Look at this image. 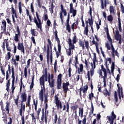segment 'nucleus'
Here are the masks:
<instances>
[{
	"label": "nucleus",
	"instance_id": "dca6fc26",
	"mask_svg": "<svg viewBox=\"0 0 124 124\" xmlns=\"http://www.w3.org/2000/svg\"><path fill=\"white\" fill-rule=\"evenodd\" d=\"M100 119H101V115L100 113H98L97 114L96 119L93 120L92 124H101V122H99Z\"/></svg>",
	"mask_w": 124,
	"mask_h": 124
},
{
	"label": "nucleus",
	"instance_id": "f257e3e1",
	"mask_svg": "<svg viewBox=\"0 0 124 124\" xmlns=\"http://www.w3.org/2000/svg\"><path fill=\"white\" fill-rule=\"evenodd\" d=\"M104 30H106L107 39L110 44V45L108 44V43H107V44H106V47L107 50L111 49V56L112 58L114 59L115 50V48L114 47V46L113 45V40H112V38H111V36H110V35L109 34V29H108V25H107V28L106 27L104 28Z\"/></svg>",
	"mask_w": 124,
	"mask_h": 124
},
{
	"label": "nucleus",
	"instance_id": "ddd939ff",
	"mask_svg": "<svg viewBox=\"0 0 124 124\" xmlns=\"http://www.w3.org/2000/svg\"><path fill=\"white\" fill-rule=\"evenodd\" d=\"M70 19V14L68 13L67 18L66 20V31H68V32L71 31V29H70V25H69V20Z\"/></svg>",
	"mask_w": 124,
	"mask_h": 124
},
{
	"label": "nucleus",
	"instance_id": "a19ab883",
	"mask_svg": "<svg viewBox=\"0 0 124 124\" xmlns=\"http://www.w3.org/2000/svg\"><path fill=\"white\" fill-rule=\"evenodd\" d=\"M26 11L27 16H29L30 21L31 23L32 22V19L31 18V16L30 15V11L28 9H26Z\"/></svg>",
	"mask_w": 124,
	"mask_h": 124
},
{
	"label": "nucleus",
	"instance_id": "6e6552de",
	"mask_svg": "<svg viewBox=\"0 0 124 124\" xmlns=\"http://www.w3.org/2000/svg\"><path fill=\"white\" fill-rule=\"evenodd\" d=\"M8 72H9V74H11L12 72V76L11 78H12V80H15V71L14 70V66L12 65L10 66V65H8Z\"/></svg>",
	"mask_w": 124,
	"mask_h": 124
},
{
	"label": "nucleus",
	"instance_id": "bb28decb",
	"mask_svg": "<svg viewBox=\"0 0 124 124\" xmlns=\"http://www.w3.org/2000/svg\"><path fill=\"white\" fill-rule=\"evenodd\" d=\"M89 24L91 28L92 33H93V20L89 19Z\"/></svg>",
	"mask_w": 124,
	"mask_h": 124
},
{
	"label": "nucleus",
	"instance_id": "603ef678",
	"mask_svg": "<svg viewBox=\"0 0 124 124\" xmlns=\"http://www.w3.org/2000/svg\"><path fill=\"white\" fill-rule=\"evenodd\" d=\"M94 97V94L93 93V92H91L90 93H89V100H91V101H92V100H93V98Z\"/></svg>",
	"mask_w": 124,
	"mask_h": 124
},
{
	"label": "nucleus",
	"instance_id": "0eeeda50",
	"mask_svg": "<svg viewBox=\"0 0 124 124\" xmlns=\"http://www.w3.org/2000/svg\"><path fill=\"white\" fill-rule=\"evenodd\" d=\"M117 118V116L114 113V111L111 112V116H107V119L108 120L107 123H109L110 124H114V121Z\"/></svg>",
	"mask_w": 124,
	"mask_h": 124
},
{
	"label": "nucleus",
	"instance_id": "69168bd1",
	"mask_svg": "<svg viewBox=\"0 0 124 124\" xmlns=\"http://www.w3.org/2000/svg\"><path fill=\"white\" fill-rule=\"evenodd\" d=\"M58 121V115L57 113L55 114L54 118L53 119V122H54V124H57V122Z\"/></svg>",
	"mask_w": 124,
	"mask_h": 124
},
{
	"label": "nucleus",
	"instance_id": "c85d7f7f",
	"mask_svg": "<svg viewBox=\"0 0 124 124\" xmlns=\"http://www.w3.org/2000/svg\"><path fill=\"white\" fill-rule=\"evenodd\" d=\"M78 44L80 47H81L82 50H85V43L83 41H81V40H79Z\"/></svg>",
	"mask_w": 124,
	"mask_h": 124
},
{
	"label": "nucleus",
	"instance_id": "4c0bfd02",
	"mask_svg": "<svg viewBox=\"0 0 124 124\" xmlns=\"http://www.w3.org/2000/svg\"><path fill=\"white\" fill-rule=\"evenodd\" d=\"M19 98H20V97L19 96V95H16V98L14 99L15 103L17 107H18V106H19Z\"/></svg>",
	"mask_w": 124,
	"mask_h": 124
},
{
	"label": "nucleus",
	"instance_id": "338daca9",
	"mask_svg": "<svg viewBox=\"0 0 124 124\" xmlns=\"http://www.w3.org/2000/svg\"><path fill=\"white\" fill-rule=\"evenodd\" d=\"M89 27H85L84 30V34H86V35H88V33H89Z\"/></svg>",
	"mask_w": 124,
	"mask_h": 124
},
{
	"label": "nucleus",
	"instance_id": "6e6d98bb",
	"mask_svg": "<svg viewBox=\"0 0 124 124\" xmlns=\"http://www.w3.org/2000/svg\"><path fill=\"white\" fill-rule=\"evenodd\" d=\"M28 68H29V67L27 68V67H25L24 68V76L26 78L28 77Z\"/></svg>",
	"mask_w": 124,
	"mask_h": 124
},
{
	"label": "nucleus",
	"instance_id": "a878e982",
	"mask_svg": "<svg viewBox=\"0 0 124 124\" xmlns=\"http://www.w3.org/2000/svg\"><path fill=\"white\" fill-rule=\"evenodd\" d=\"M20 97L22 99L21 101H24V102L27 101V94H26V93H22Z\"/></svg>",
	"mask_w": 124,
	"mask_h": 124
},
{
	"label": "nucleus",
	"instance_id": "1a4fd4ad",
	"mask_svg": "<svg viewBox=\"0 0 124 124\" xmlns=\"http://www.w3.org/2000/svg\"><path fill=\"white\" fill-rule=\"evenodd\" d=\"M62 75L59 74L57 77V87L58 90H61L62 89Z\"/></svg>",
	"mask_w": 124,
	"mask_h": 124
},
{
	"label": "nucleus",
	"instance_id": "b1692460",
	"mask_svg": "<svg viewBox=\"0 0 124 124\" xmlns=\"http://www.w3.org/2000/svg\"><path fill=\"white\" fill-rule=\"evenodd\" d=\"M109 12L110 14H111L112 15H113V16L116 15V10L115 9V7L114 6H110Z\"/></svg>",
	"mask_w": 124,
	"mask_h": 124
},
{
	"label": "nucleus",
	"instance_id": "13d9d810",
	"mask_svg": "<svg viewBox=\"0 0 124 124\" xmlns=\"http://www.w3.org/2000/svg\"><path fill=\"white\" fill-rule=\"evenodd\" d=\"M114 99H115V103L117 104V102H118V95L117 94V92H115L114 93Z\"/></svg>",
	"mask_w": 124,
	"mask_h": 124
},
{
	"label": "nucleus",
	"instance_id": "0e129e2a",
	"mask_svg": "<svg viewBox=\"0 0 124 124\" xmlns=\"http://www.w3.org/2000/svg\"><path fill=\"white\" fill-rule=\"evenodd\" d=\"M114 69H115V63H114V62H112V65L111 66V71L112 73L114 72Z\"/></svg>",
	"mask_w": 124,
	"mask_h": 124
},
{
	"label": "nucleus",
	"instance_id": "de8ad7c7",
	"mask_svg": "<svg viewBox=\"0 0 124 124\" xmlns=\"http://www.w3.org/2000/svg\"><path fill=\"white\" fill-rule=\"evenodd\" d=\"M48 83L50 88H54V87H55V80L48 81Z\"/></svg>",
	"mask_w": 124,
	"mask_h": 124
},
{
	"label": "nucleus",
	"instance_id": "5701e85b",
	"mask_svg": "<svg viewBox=\"0 0 124 124\" xmlns=\"http://www.w3.org/2000/svg\"><path fill=\"white\" fill-rule=\"evenodd\" d=\"M55 40L56 41H57L59 52L61 53V50L62 49V46H61V41H60V39L58 36L55 37Z\"/></svg>",
	"mask_w": 124,
	"mask_h": 124
},
{
	"label": "nucleus",
	"instance_id": "72a5a7b5",
	"mask_svg": "<svg viewBox=\"0 0 124 124\" xmlns=\"http://www.w3.org/2000/svg\"><path fill=\"white\" fill-rule=\"evenodd\" d=\"M11 62L12 64H14V65H15V66L19 64V63L17 62L16 60V59H14V56H13L12 59H11Z\"/></svg>",
	"mask_w": 124,
	"mask_h": 124
},
{
	"label": "nucleus",
	"instance_id": "4468645a",
	"mask_svg": "<svg viewBox=\"0 0 124 124\" xmlns=\"http://www.w3.org/2000/svg\"><path fill=\"white\" fill-rule=\"evenodd\" d=\"M69 82H66V83L63 82L62 83V89L64 93H67L68 91V86H69Z\"/></svg>",
	"mask_w": 124,
	"mask_h": 124
},
{
	"label": "nucleus",
	"instance_id": "864d4df0",
	"mask_svg": "<svg viewBox=\"0 0 124 124\" xmlns=\"http://www.w3.org/2000/svg\"><path fill=\"white\" fill-rule=\"evenodd\" d=\"M6 91L7 92H9V88L10 87V82H6Z\"/></svg>",
	"mask_w": 124,
	"mask_h": 124
},
{
	"label": "nucleus",
	"instance_id": "9d476101",
	"mask_svg": "<svg viewBox=\"0 0 124 124\" xmlns=\"http://www.w3.org/2000/svg\"><path fill=\"white\" fill-rule=\"evenodd\" d=\"M16 31L17 34H15V36L14 38L15 41L16 42H18L20 39V36H21V32L20 31V28H19V26H16Z\"/></svg>",
	"mask_w": 124,
	"mask_h": 124
},
{
	"label": "nucleus",
	"instance_id": "7ed1b4c3",
	"mask_svg": "<svg viewBox=\"0 0 124 124\" xmlns=\"http://www.w3.org/2000/svg\"><path fill=\"white\" fill-rule=\"evenodd\" d=\"M33 22L36 24V27L40 29V31L42 32V23L41 22V16L38 14V12H36V17H33Z\"/></svg>",
	"mask_w": 124,
	"mask_h": 124
},
{
	"label": "nucleus",
	"instance_id": "f8f14e48",
	"mask_svg": "<svg viewBox=\"0 0 124 124\" xmlns=\"http://www.w3.org/2000/svg\"><path fill=\"white\" fill-rule=\"evenodd\" d=\"M101 1V9H104L107 8V4H109L110 3L109 0H100Z\"/></svg>",
	"mask_w": 124,
	"mask_h": 124
},
{
	"label": "nucleus",
	"instance_id": "c9c22d12",
	"mask_svg": "<svg viewBox=\"0 0 124 124\" xmlns=\"http://www.w3.org/2000/svg\"><path fill=\"white\" fill-rule=\"evenodd\" d=\"M25 46H24V43H18V45H17V49L19 51L20 50H22L23 48H24Z\"/></svg>",
	"mask_w": 124,
	"mask_h": 124
},
{
	"label": "nucleus",
	"instance_id": "f704fd0d",
	"mask_svg": "<svg viewBox=\"0 0 124 124\" xmlns=\"http://www.w3.org/2000/svg\"><path fill=\"white\" fill-rule=\"evenodd\" d=\"M47 42L48 44L47 45L49 46V50H50V54H53L52 49V42L50 40V39H47Z\"/></svg>",
	"mask_w": 124,
	"mask_h": 124
},
{
	"label": "nucleus",
	"instance_id": "bf43d9fd",
	"mask_svg": "<svg viewBox=\"0 0 124 124\" xmlns=\"http://www.w3.org/2000/svg\"><path fill=\"white\" fill-rule=\"evenodd\" d=\"M40 84L43 86L42 89L44 90V92H45V82L43 80L42 81H40Z\"/></svg>",
	"mask_w": 124,
	"mask_h": 124
},
{
	"label": "nucleus",
	"instance_id": "f3484780",
	"mask_svg": "<svg viewBox=\"0 0 124 124\" xmlns=\"http://www.w3.org/2000/svg\"><path fill=\"white\" fill-rule=\"evenodd\" d=\"M1 23L2 25L1 26V30L2 31V32H5L6 31V21L2 19Z\"/></svg>",
	"mask_w": 124,
	"mask_h": 124
},
{
	"label": "nucleus",
	"instance_id": "7c9ffc66",
	"mask_svg": "<svg viewBox=\"0 0 124 124\" xmlns=\"http://www.w3.org/2000/svg\"><path fill=\"white\" fill-rule=\"evenodd\" d=\"M58 51H57V48L56 46L54 47V50L56 52V57L58 59L60 57V54H62V49L60 50V52H59V48L58 47Z\"/></svg>",
	"mask_w": 124,
	"mask_h": 124
},
{
	"label": "nucleus",
	"instance_id": "412c9836",
	"mask_svg": "<svg viewBox=\"0 0 124 124\" xmlns=\"http://www.w3.org/2000/svg\"><path fill=\"white\" fill-rule=\"evenodd\" d=\"M115 40H119L120 39H122V35L120 34L118 30L116 31V33L115 35Z\"/></svg>",
	"mask_w": 124,
	"mask_h": 124
},
{
	"label": "nucleus",
	"instance_id": "f03ea898",
	"mask_svg": "<svg viewBox=\"0 0 124 124\" xmlns=\"http://www.w3.org/2000/svg\"><path fill=\"white\" fill-rule=\"evenodd\" d=\"M93 63H91V65L92 68L90 69V71H88L87 75L88 78V81H91V77H93L94 74V69H95L96 65L95 62L96 61V54L94 52L93 53Z\"/></svg>",
	"mask_w": 124,
	"mask_h": 124
},
{
	"label": "nucleus",
	"instance_id": "c03bdc74",
	"mask_svg": "<svg viewBox=\"0 0 124 124\" xmlns=\"http://www.w3.org/2000/svg\"><path fill=\"white\" fill-rule=\"evenodd\" d=\"M78 105H75V106H71V110H72L73 113H74V111L77 110V109H78Z\"/></svg>",
	"mask_w": 124,
	"mask_h": 124
},
{
	"label": "nucleus",
	"instance_id": "680f3d73",
	"mask_svg": "<svg viewBox=\"0 0 124 124\" xmlns=\"http://www.w3.org/2000/svg\"><path fill=\"white\" fill-rule=\"evenodd\" d=\"M57 66H58V63L57 60H55L54 65V69L55 73L57 72Z\"/></svg>",
	"mask_w": 124,
	"mask_h": 124
},
{
	"label": "nucleus",
	"instance_id": "3c124183",
	"mask_svg": "<svg viewBox=\"0 0 124 124\" xmlns=\"http://www.w3.org/2000/svg\"><path fill=\"white\" fill-rule=\"evenodd\" d=\"M75 65L76 67H77V64H79V62L78 61V55H76L75 57Z\"/></svg>",
	"mask_w": 124,
	"mask_h": 124
},
{
	"label": "nucleus",
	"instance_id": "473e14b6",
	"mask_svg": "<svg viewBox=\"0 0 124 124\" xmlns=\"http://www.w3.org/2000/svg\"><path fill=\"white\" fill-rule=\"evenodd\" d=\"M31 32L33 36H37L38 35V32L35 31V29H31Z\"/></svg>",
	"mask_w": 124,
	"mask_h": 124
},
{
	"label": "nucleus",
	"instance_id": "cd10ccee",
	"mask_svg": "<svg viewBox=\"0 0 124 124\" xmlns=\"http://www.w3.org/2000/svg\"><path fill=\"white\" fill-rule=\"evenodd\" d=\"M23 88V89H26V86L23 83V78H20V92H22V89Z\"/></svg>",
	"mask_w": 124,
	"mask_h": 124
},
{
	"label": "nucleus",
	"instance_id": "20e7f679",
	"mask_svg": "<svg viewBox=\"0 0 124 124\" xmlns=\"http://www.w3.org/2000/svg\"><path fill=\"white\" fill-rule=\"evenodd\" d=\"M6 104V105L5 108V109L3 106V102L2 101L0 102V106L1 107V110L2 112V115H6V113H7L8 115H9V106H10V103H9V102H7Z\"/></svg>",
	"mask_w": 124,
	"mask_h": 124
},
{
	"label": "nucleus",
	"instance_id": "8fccbe9b",
	"mask_svg": "<svg viewBox=\"0 0 124 124\" xmlns=\"http://www.w3.org/2000/svg\"><path fill=\"white\" fill-rule=\"evenodd\" d=\"M11 9L12 14H15L16 18H17V13H16V10L14 9V7H13V5H12Z\"/></svg>",
	"mask_w": 124,
	"mask_h": 124
},
{
	"label": "nucleus",
	"instance_id": "09e8293b",
	"mask_svg": "<svg viewBox=\"0 0 124 124\" xmlns=\"http://www.w3.org/2000/svg\"><path fill=\"white\" fill-rule=\"evenodd\" d=\"M84 41L86 49H87V50H89V48L90 47V43H89V41L86 40H84Z\"/></svg>",
	"mask_w": 124,
	"mask_h": 124
},
{
	"label": "nucleus",
	"instance_id": "e2e57ef3",
	"mask_svg": "<svg viewBox=\"0 0 124 124\" xmlns=\"http://www.w3.org/2000/svg\"><path fill=\"white\" fill-rule=\"evenodd\" d=\"M69 48L71 50L75 49V46L74 45V44H71L70 45H69Z\"/></svg>",
	"mask_w": 124,
	"mask_h": 124
},
{
	"label": "nucleus",
	"instance_id": "aec40b11",
	"mask_svg": "<svg viewBox=\"0 0 124 124\" xmlns=\"http://www.w3.org/2000/svg\"><path fill=\"white\" fill-rule=\"evenodd\" d=\"M92 43L93 45H95L96 50V52H97V53L100 54V52L99 51V49L98 48V45L99 44H98V42H97L96 41H95V40H94V37H93V39L92 40Z\"/></svg>",
	"mask_w": 124,
	"mask_h": 124
},
{
	"label": "nucleus",
	"instance_id": "052dcab7",
	"mask_svg": "<svg viewBox=\"0 0 124 124\" xmlns=\"http://www.w3.org/2000/svg\"><path fill=\"white\" fill-rule=\"evenodd\" d=\"M55 104L61 103V101H60V100H59V97L57 96V95H55Z\"/></svg>",
	"mask_w": 124,
	"mask_h": 124
},
{
	"label": "nucleus",
	"instance_id": "2f4dec72",
	"mask_svg": "<svg viewBox=\"0 0 124 124\" xmlns=\"http://www.w3.org/2000/svg\"><path fill=\"white\" fill-rule=\"evenodd\" d=\"M15 80H12V87H11V90H12V93L13 94L14 93V91L16 88V87L15 86Z\"/></svg>",
	"mask_w": 124,
	"mask_h": 124
},
{
	"label": "nucleus",
	"instance_id": "2eb2a0df",
	"mask_svg": "<svg viewBox=\"0 0 124 124\" xmlns=\"http://www.w3.org/2000/svg\"><path fill=\"white\" fill-rule=\"evenodd\" d=\"M70 13H72L74 17L77 15V10L73 8V3H72L70 4Z\"/></svg>",
	"mask_w": 124,
	"mask_h": 124
},
{
	"label": "nucleus",
	"instance_id": "6ab92c4d",
	"mask_svg": "<svg viewBox=\"0 0 124 124\" xmlns=\"http://www.w3.org/2000/svg\"><path fill=\"white\" fill-rule=\"evenodd\" d=\"M45 100H44V104H45V110L46 112L47 111V109H48V94H45Z\"/></svg>",
	"mask_w": 124,
	"mask_h": 124
},
{
	"label": "nucleus",
	"instance_id": "a18cd8bd",
	"mask_svg": "<svg viewBox=\"0 0 124 124\" xmlns=\"http://www.w3.org/2000/svg\"><path fill=\"white\" fill-rule=\"evenodd\" d=\"M44 119H45V120H48V117H47V114L46 113V110H45V115H44L43 118H42V115L41 116V121L42 122H43V121H44Z\"/></svg>",
	"mask_w": 124,
	"mask_h": 124
},
{
	"label": "nucleus",
	"instance_id": "9b49d317",
	"mask_svg": "<svg viewBox=\"0 0 124 124\" xmlns=\"http://www.w3.org/2000/svg\"><path fill=\"white\" fill-rule=\"evenodd\" d=\"M88 89H89V87L87 84L86 85H84V86H82L79 89V93L80 97H82V91L83 93H87V91H88Z\"/></svg>",
	"mask_w": 124,
	"mask_h": 124
},
{
	"label": "nucleus",
	"instance_id": "423d86ee",
	"mask_svg": "<svg viewBox=\"0 0 124 124\" xmlns=\"http://www.w3.org/2000/svg\"><path fill=\"white\" fill-rule=\"evenodd\" d=\"M43 81L45 83L48 81V73L47 72L46 68H45V70L43 71V75L40 78V81L42 82Z\"/></svg>",
	"mask_w": 124,
	"mask_h": 124
},
{
	"label": "nucleus",
	"instance_id": "4be33fe9",
	"mask_svg": "<svg viewBox=\"0 0 124 124\" xmlns=\"http://www.w3.org/2000/svg\"><path fill=\"white\" fill-rule=\"evenodd\" d=\"M79 25V18H77L76 22L73 23L71 25V28L73 30V31H74V30H75V27L76 28H77V25Z\"/></svg>",
	"mask_w": 124,
	"mask_h": 124
},
{
	"label": "nucleus",
	"instance_id": "e433bc0d",
	"mask_svg": "<svg viewBox=\"0 0 124 124\" xmlns=\"http://www.w3.org/2000/svg\"><path fill=\"white\" fill-rule=\"evenodd\" d=\"M6 48L7 49V51L9 52H12V48L11 47L9 46V43H8V41H6Z\"/></svg>",
	"mask_w": 124,
	"mask_h": 124
},
{
	"label": "nucleus",
	"instance_id": "393cba45",
	"mask_svg": "<svg viewBox=\"0 0 124 124\" xmlns=\"http://www.w3.org/2000/svg\"><path fill=\"white\" fill-rule=\"evenodd\" d=\"M84 69V65L83 64H80L79 65V68L78 69V74H83V70Z\"/></svg>",
	"mask_w": 124,
	"mask_h": 124
},
{
	"label": "nucleus",
	"instance_id": "49530a36",
	"mask_svg": "<svg viewBox=\"0 0 124 124\" xmlns=\"http://www.w3.org/2000/svg\"><path fill=\"white\" fill-rule=\"evenodd\" d=\"M11 53L10 52H8L7 55L5 56V59L7 61H9L10 59H11Z\"/></svg>",
	"mask_w": 124,
	"mask_h": 124
},
{
	"label": "nucleus",
	"instance_id": "774afa93",
	"mask_svg": "<svg viewBox=\"0 0 124 124\" xmlns=\"http://www.w3.org/2000/svg\"><path fill=\"white\" fill-rule=\"evenodd\" d=\"M44 20L45 21H47L48 20V15H47V13H46V14H44Z\"/></svg>",
	"mask_w": 124,
	"mask_h": 124
},
{
	"label": "nucleus",
	"instance_id": "37998d69",
	"mask_svg": "<svg viewBox=\"0 0 124 124\" xmlns=\"http://www.w3.org/2000/svg\"><path fill=\"white\" fill-rule=\"evenodd\" d=\"M93 111H94V108H93V102H91V109L89 112V115L92 116L93 114Z\"/></svg>",
	"mask_w": 124,
	"mask_h": 124
},
{
	"label": "nucleus",
	"instance_id": "58836bf2",
	"mask_svg": "<svg viewBox=\"0 0 124 124\" xmlns=\"http://www.w3.org/2000/svg\"><path fill=\"white\" fill-rule=\"evenodd\" d=\"M83 114H84V108H79V116L80 118H83Z\"/></svg>",
	"mask_w": 124,
	"mask_h": 124
},
{
	"label": "nucleus",
	"instance_id": "c756f323",
	"mask_svg": "<svg viewBox=\"0 0 124 124\" xmlns=\"http://www.w3.org/2000/svg\"><path fill=\"white\" fill-rule=\"evenodd\" d=\"M34 75L33 74L31 79V82L30 85V90H32L33 86H34Z\"/></svg>",
	"mask_w": 124,
	"mask_h": 124
},
{
	"label": "nucleus",
	"instance_id": "39448f33",
	"mask_svg": "<svg viewBox=\"0 0 124 124\" xmlns=\"http://www.w3.org/2000/svg\"><path fill=\"white\" fill-rule=\"evenodd\" d=\"M61 11L59 14L60 18L61 20L62 24H63V16L62 14H63L64 16L65 17L67 15V12L65 9H64L63 5L62 4L61 5Z\"/></svg>",
	"mask_w": 124,
	"mask_h": 124
},
{
	"label": "nucleus",
	"instance_id": "ea45409f",
	"mask_svg": "<svg viewBox=\"0 0 124 124\" xmlns=\"http://www.w3.org/2000/svg\"><path fill=\"white\" fill-rule=\"evenodd\" d=\"M122 98L123 99V100H124V92H123V87H121L120 99H119L120 102L122 101Z\"/></svg>",
	"mask_w": 124,
	"mask_h": 124
},
{
	"label": "nucleus",
	"instance_id": "79ce46f5",
	"mask_svg": "<svg viewBox=\"0 0 124 124\" xmlns=\"http://www.w3.org/2000/svg\"><path fill=\"white\" fill-rule=\"evenodd\" d=\"M18 9L19 11V13L20 14L23 13V10L22 9V2L20 1L18 3Z\"/></svg>",
	"mask_w": 124,
	"mask_h": 124
},
{
	"label": "nucleus",
	"instance_id": "a211bd4d",
	"mask_svg": "<svg viewBox=\"0 0 124 124\" xmlns=\"http://www.w3.org/2000/svg\"><path fill=\"white\" fill-rule=\"evenodd\" d=\"M44 90L43 88H42V87H41V91H40L39 93V100H41V102H43L44 100V97L43 96V93H44Z\"/></svg>",
	"mask_w": 124,
	"mask_h": 124
},
{
	"label": "nucleus",
	"instance_id": "4d7b16f0",
	"mask_svg": "<svg viewBox=\"0 0 124 124\" xmlns=\"http://www.w3.org/2000/svg\"><path fill=\"white\" fill-rule=\"evenodd\" d=\"M107 18L108 22H113V16H112V15H110L109 16H108Z\"/></svg>",
	"mask_w": 124,
	"mask_h": 124
},
{
	"label": "nucleus",
	"instance_id": "5fc2aeb1",
	"mask_svg": "<svg viewBox=\"0 0 124 124\" xmlns=\"http://www.w3.org/2000/svg\"><path fill=\"white\" fill-rule=\"evenodd\" d=\"M71 50L70 48L66 49V53L67 56H71Z\"/></svg>",
	"mask_w": 124,
	"mask_h": 124
}]
</instances>
